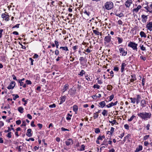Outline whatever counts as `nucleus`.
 I'll return each mask as SVG.
<instances>
[{
    "instance_id": "1",
    "label": "nucleus",
    "mask_w": 152,
    "mask_h": 152,
    "mask_svg": "<svg viewBox=\"0 0 152 152\" xmlns=\"http://www.w3.org/2000/svg\"><path fill=\"white\" fill-rule=\"evenodd\" d=\"M138 116L144 120H147L148 119L150 118L151 114L150 113L146 112L140 113L137 114Z\"/></svg>"
},
{
    "instance_id": "2",
    "label": "nucleus",
    "mask_w": 152,
    "mask_h": 152,
    "mask_svg": "<svg viewBox=\"0 0 152 152\" xmlns=\"http://www.w3.org/2000/svg\"><path fill=\"white\" fill-rule=\"evenodd\" d=\"M113 3L111 1H107L105 4V8L108 10L111 9L113 7Z\"/></svg>"
},
{
    "instance_id": "3",
    "label": "nucleus",
    "mask_w": 152,
    "mask_h": 152,
    "mask_svg": "<svg viewBox=\"0 0 152 152\" xmlns=\"http://www.w3.org/2000/svg\"><path fill=\"white\" fill-rule=\"evenodd\" d=\"M137 44H136L135 42H130L128 44V46L129 47H131L133 50H136L137 51Z\"/></svg>"
},
{
    "instance_id": "4",
    "label": "nucleus",
    "mask_w": 152,
    "mask_h": 152,
    "mask_svg": "<svg viewBox=\"0 0 152 152\" xmlns=\"http://www.w3.org/2000/svg\"><path fill=\"white\" fill-rule=\"evenodd\" d=\"M111 37L109 34L108 35L105 37L104 40V43L105 44H107L110 43L111 41Z\"/></svg>"
},
{
    "instance_id": "5",
    "label": "nucleus",
    "mask_w": 152,
    "mask_h": 152,
    "mask_svg": "<svg viewBox=\"0 0 152 152\" xmlns=\"http://www.w3.org/2000/svg\"><path fill=\"white\" fill-rule=\"evenodd\" d=\"M119 50L120 53L122 54V56H124L127 54V51L124 50V48H119Z\"/></svg>"
},
{
    "instance_id": "6",
    "label": "nucleus",
    "mask_w": 152,
    "mask_h": 152,
    "mask_svg": "<svg viewBox=\"0 0 152 152\" xmlns=\"http://www.w3.org/2000/svg\"><path fill=\"white\" fill-rule=\"evenodd\" d=\"M15 85V83L14 81H12L10 85L7 87L8 89H13Z\"/></svg>"
},
{
    "instance_id": "7",
    "label": "nucleus",
    "mask_w": 152,
    "mask_h": 152,
    "mask_svg": "<svg viewBox=\"0 0 152 152\" xmlns=\"http://www.w3.org/2000/svg\"><path fill=\"white\" fill-rule=\"evenodd\" d=\"M73 143V140L71 138L68 139L67 140L65 141L66 145L67 146H69L71 144H72Z\"/></svg>"
},
{
    "instance_id": "8",
    "label": "nucleus",
    "mask_w": 152,
    "mask_h": 152,
    "mask_svg": "<svg viewBox=\"0 0 152 152\" xmlns=\"http://www.w3.org/2000/svg\"><path fill=\"white\" fill-rule=\"evenodd\" d=\"M146 28L150 31H152V22H149L147 25Z\"/></svg>"
},
{
    "instance_id": "9",
    "label": "nucleus",
    "mask_w": 152,
    "mask_h": 152,
    "mask_svg": "<svg viewBox=\"0 0 152 152\" xmlns=\"http://www.w3.org/2000/svg\"><path fill=\"white\" fill-rule=\"evenodd\" d=\"M132 3V1L131 0H127L125 3V5L127 7H129Z\"/></svg>"
},
{
    "instance_id": "10",
    "label": "nucleus",
    "mask_w": 152,
    "mask_h": 152,
    "mask_svg": "<svg viewBox=\"0 0 152 152\" xmlns=\"http://www.w3.org/2000/svg\"><path fill=\"white\" fill-rule=\"evenodd\" d=\"M141 18H142V22L144 23H145L147 21V20L148 18L147 16L143 15H142Z\"/></svg>"
},
{
    "instance_id": "11",
    "label": "nucleus",
    "mask_w": 152,
    "mask_h": 152,
    "mask_svg": "<svg viewBox=\"0 0 152 152\" xmlns=\"http://www.w3.org/2000/svg\"><path fill=\"white\" fill-rule=\"evenodd\" d=\"M142 8V7L140 5H139L137 6L136 8L134 9L133 10V12L135 13H137L138 11L140 9Z\"/></svg>"
},
{
    "instance_id": "12",
    "label": "nucleus",
    "mask_w": 152,
    "mask_h": 152,
    "mask_svg": "<svg viewBox=\"0 0 152 152\" xmlns=\"http://www.w3.org/2000/svg\"><path fill=\"white\" fill-rule=\"evenodd\" d=\"M117 103V101H116L114 103H113V102H111V103L106 105V106L107 107V108H110L114 105H116Z\"/></svg>"
},
{
    "instance_id": "13",
    "label": "nucleus",
    "mask_w": 152,
    "mask_h": 152,
    "mask_svg": "<svg viewBox=\"0 0 152 152\" xmlns=\"http://www.w3.org/2000/svg\"><path fill=\"white\" fill-rule=\"evenodd\" d=\"M141 99V97L139 95H137V97L136 98V102L137 104H138L140 102V100Z\"/></svg>"
},
{
    "instance_id": "14",
    "label": "nucleus",
    "mask_w": 152,
    "mask_h": 152,
    "mask_svg": "<svg viewBox=\"0 0 152 152\" xmlns=\"http://www.w3.org/2000/svg\"><path fill=\"white\" fill-rule=\"evenodd\" d=\"M26 135L28 137H30L32 136L31 133V129H28L27 130V132L26 133Z\"/></svg>"
},
{
    "instance_id": "15",
    "label": "nucleus",
    "mask_w": 152,
    "mask_h": 152,
    "mask_svg": "<svg viewBox=\"0 0 152 152\" xmlns=\"http://www.w3.org/2000/svg\"><path fill=\"white\" fill-rule=\"evenodd\" d=\"M146 101L145 100H142L140 102L141 106H142V107L143 108L145 106L146 104Z\"/></svg>"
},
{
    "instance_id": "16",
    "label": "nucleus",
    "mask_w": 152,
    "mask_h": 152,
    "mask_svg": "<svg viewBox=\"0 0 152 152\" xmlns=\"http://www.w3.org/2000/svg\"><path fill=\"white\" fill-rule=\"evenodd\" d=\"M60 98L61 99H60L61 100V101H60V102L59 103L60 104H62L65 101L66 99V96H64L61 97Z\"/></svg>"
},
{
    "instance_id": "17",
    "label": "nucleus",
    "mask_w": 152,
    "mask_h": 152,
    "mask_svg": "<svg viewBox=\"0 0 152 152\" xmlns=\"http://www.w3.org/2000/svg\"><path fill=\"white\" fill-rule=\"evenodd\" d=\"M101 111V110H99L97 112H96L94 113V119H96L98 118L99 116L98 114L100 113Z\"/></svg>"
},
{
    "instance_id": "18",
    "label": "nucleus",
    "mask_w": 152,
    "mask_h": 152,
    "mask_svg": "<svg viewBox=\"0 0 152 152\" xmlns=\"http://www.w3.org/2000/svg\"><path fill=\"white\" fill-rule=\"evenodd\" d=\"M83 12L85 15H86L88 17H89L91 15V13L90 12L87 11V10H85L83 11Z\"/></svg>"
},
{
    "instance_id": "19",
    "label": "nucleus",
    "mask_w": 152,
    "mask_h": 152,
    "mask_svg": "<svg viewBox=\"0 0 152 152\" xmlns=\"http://www.w3.org/2000/svg\"><path fill=\"white\" fill-rule=\"evenodd\" d=\"M142 146L140 145H139L138 148H137L135 151V152H138L142 150Z\"/></svg>"
},
{
    "instance_id": "20",
    "label": "nucleus",
    "mask_w": 152,
    "mask_h": 152,
    "mask_svg": "<svg viewBox=\"0 0 152 152\" xmlns=\"http://www.w3.org/2000/svg\"><path fill=\"white\" fill-rule=\"evenodd\" d=\"M140 35L141 37L145 38L146 37V34L143 31H141L140 32Z\"/></svg>"
},
{
    "instance_id": "21",
    "label": "nucleus",
    "mask_w": 152,
    "mask_h": 152,
    "mask_svg": "<svg viewBox=\"0 0 152 152\" xmlns=\"http://www.w3.org/2000/svg\"><path fill=\"white\" fill-rule=\"evenodd\" d=\"M101 97V95L100 94H98V95H95L93 96L92 97V98L95 99H96L97 98H100Z\"/></svg>"
},
{
    "instance_id": "22",
    "label": "nucleus",
    "mask_w": 152,
    "mask_h": 152,
    "mask_svg": "<svg viewBox=\"0 0 152 152\" xmlns=\"http://www.w3.org/2000/svg\"><path fill=\"white\" fill-rule=\"evenodd\" d=\"M60 49H62V50L66 51H69L68 47L66 46L64 47H60Z\"/></svg>"
},
{
    "instance_id": "23",
    "label": "nucleus",
    "mask_w": 152,
    "mask_h": 152,
    "mask_svg": "<svg viewBox=\"0 0 152 152\" xmlns=\"http://www.w3.org/2000/svg\"><path fill=\"white\" fill-rule=\"evenodd\" d=\"M99 104L100 105L101 107L103 108L106 105V104L104 101H102L99 103Z\"/></svg>"
},
{
    "instance_id": "24",
    "label": "nucleus",
    "mask_w": 152,
    "mask_h": 152,
    "mask_svg": "<svg viewBox=\"0 0 152 152\" xmlns=\"http://www.w3.org/2000/svg\"><path fill=\"white\" fill-rule=\"evenodd\" d=\"M126 66V64H125L124 63H122V65H121V72H123L124 69L125 67Z\"/></svg>"
},
{
    "instance_id": "25",
    "label": "nucleus",
    "mask_w": 152,
    "mask_h": 152,
    "mask_svg": "<svg viewBox=\"0 0 152 152\" xmlns=\"http://www.w3.org/2000/svg\"><path fill=\"white\" fill-rule=\"evenodd\" d=\"M23 108L21 107H19L18 108V110L21 113H22L23 112Z\"/></svg>"
},
{
    "instance_id": "26",
    "label": "nucleus",
    "mask_w": 152,
    "mask_h": 152,
    "mask_svg": "<svg viewBox=\"0 0 152 152\" xmlns=\"http://www.w3.org/2000/svg\"><path fill=\"white\" fill-rule=\"evenodd\" d=\"M69 87V85L68 84H66L65 85L64 88L62 89V91L63 92L65 91L68 89Z\"/></svg>"
},
{
    "instance_id": "27",
    "label": "nucleus",
    "mask_w": 152,
    "mask_h": 152,
    "mask_svg": "<svg viewBox=\"0 0 152 152\" xmlns=\"http://www.w3.org/2000/svg\"><path fill=\"white\" fill-rule=\"evenodd\" d=\"M78 108L77 106L76 105H74L73 107V110L75 112H76L78 110Z\"/></svg>"
},
{
    "instance_id": "28",
    "label": "nucleus",
    "mask_w": 152,
    "mask_h": 152,
    "mask_svg": "<svg viewBox=\"0 0 152 152\" xmlns=\"http://www.w3.org/2000/svg\"><path fill=\"white\" fill-rule=\"evenodd\" d=\"M132 78L130 80L131 82H133L135 80H136V78L135 75H131Z\"/></svg>"
},
{
    "instance_id": "29",
    "label": "nucleus",
    "mask_w": 152,
    "mask_h": 152,
    "mask_svg": "<svg viewBox=\"0 0 152 152\" xmlns=\"http://www.w3.org/2000/svg\"><path fill=\"white\" fill-rule=\"evenodd\" d=\"M130 99L131 100V102L133 103V104L135 103L136 102V98H132L131 97L130 98Z\"/></svg>"
},
{
    "instance_id": "30",
    "label": "nucleus",
    "mask_w": 152,
    "mask_h": 152,
    "mask_svg": "<svg viewBox=\"0 0 152 152\" xmlns=\"http://www.w3.org/2000/svg\"><path fill=\"white\" fill-rule=\"evenodd\" d=\"M102 115L105 116V115H107V111L105 110H104L102 113Z\"/></svg>"
},
{
    "instance_id": "31",
    "label": "nucleus",
    "mask_w": 152,
    "mask_h": 152,
    "mask_svg": "<svg viewBox=\"0 0 152 152\" xmlns=\"http://www.w3.org/2000/svg\"><path fill=\"white\" fill-rule=\"evenodd\" d=\"M7 13L6 12H5L4 13H3L1 15V17L2 18H4L7 16L8 15H7Z\"/></svg>"
},
{
    "instance_id": "32",
    "label": "nucleus",
    "mask_w": 152,
    "mask_h": 152,
    "mask_svg": "<svg viewBox=\"0 0 152 152\" xmlns=\"http://www.w3.org/2000/svg\"><path fill=\"white\" fill-rule=\"evenodd\" d=\"M145 8L147 10V12H149L151 13L152 12V10H151L147 6L145 7Z\"/></svg>"
},
{
    "instance_id": "33",
    "label": "nucleus",
    "mask_w": 152,
    "mask_h": 152,
    "mask_svg": "<svg viewBox=\"0 0 152 152\" xmlns=\"http://www.w3.org/2000/svg\"><path fill=\"white\" fill-rule=\"evenodd\" d=\"M115 15L116 16H118L120 18L124 16V14L121 13L120 14L115 13Z\"/></svg>"
},
{
    "instance_id": "34",
    "label": "nucleus",
    "mask_w": 152,
    "mask_h": 152,
    "mask_svg": "<svg viewBox=\"0 0 152 152\" xmlns=\"http://www.w3.org/2000/svg\"><path fill=\"white\" fill-rule=\"evenodd\" d=\"M85 73V72L83 70H82L80 72V73L78 74V75L82 76L83 74Z\"/></svg>"
},
{
    "instance_id": "35",
    "label": "nucleus",
    "mask_w": 152,
    "mask_h": 152,
    "mask_svg": "<svg viewBox=\"0 0 152 152\" xmlns=\"http://www.w3.org/2000/svg\"><path fill=\"white\" fill-rule=\"evenodd\" d=\"M140 49L142 51H145L146 50L145 48L143 46V45H140Z\"/></svg>"
},
{
    "instance_id": "36",
    "label": "nucleus",
    "mask_w": 152,
    "mask_h": 152,
    "mask_svg": "<svg viewBox=\"0 0 152 152\" xmlns=\"http://www.w3.org/2000/svg\"><path fill=\"white\" fill-rule=\"evenodd\" d=\"M93 32L94 34H95L96 35H98L100 34V33L99 31H96V30H93Z\"/></svg>"
},
{
    "instance_id": "37",
    "label": "nucleus",
    "mask_w": 152,
    "mask_h": 152,
    "mask_svg": "<svg viewBox=\"0 0 152 152\" xmlns=\"http://www.w3.org/2000/svg\"><path fill=\"white\" fill-rule=\"evenodd\" d=\"M117 39H118V43H119L120 44V43H122V42L123 41V39L121 38L120 37H118L117 38Z\"/></svg>"
},
{
    "instance_id": "38",
    "label": "nucleus",
    "mask_w": 152,
    "mask_h": 152,
    "mask_svg": "<svg viewBox=\"0 0 152 152\" xmlns=\"http://www.w3.org/2000/svg\"><path fill=\"white\" fill-rule=\"evenodd\" d=\"M135 116H134V115H133L132 117L129 119L128 120V121H132V120L134 119V118H135Z\"/></svg>"
},
{
    "instance_id": "39",
    "label": "nucleus",
    "mask_w": 152,
    "mask_h": 152,
    "mask_svg": "<svg viewBox=\"0 0 152 152\" xmlns=\"http://www.w3.org/2000/svg\"><path fill=\"white\" fill-rule=\"evenodd\" d=\"M95 132L96 133H98L100 132V130L98 128L95 129Z\"/></svg>"
},
{
    "instance_id": "40",
    "label": "nucleus",
    "mask_w": 152,
    "mask_h": 152,
    "mask_svg": "<svg viewBox=\"0 0 152 152\" xmlns=\"http://www.w3.org/2000/svg\"><path fill=\"white\" fill-rule=\"evenodd\" d=\"M107 88L108 90H110L112 89V86L111 85H108L107 86Z\"/></svg>"
},
{
    "instance_id": "41",
    "label": "nucleus",
    "mask_w": 152,
    "mask_h": 152,
    "mask_svg": "<svg viewBox=\"0 0 152 152\" xmlns=\"http://www.w3.org/2000/svg\"><path fill=\"white\" fill-rule=\"evenodd\" d=\"M93 88H94L99 89L100 88V86L98 85H94L93 86Z\"/></svg>"
},
{
    "instance_id": "42",
    "label": "nucleus",
    "mask_w": 152,
    "mask_h": 152,
    "mask_svg": "<svg viewBox=\"0 0 152 152\" xmlns=\"http://www.w3.org/2000/svg\"><path fill=\"white\" fill-rule=\"evenodd\" d=\"M114 97V95H111L109 97V101H111L113 98Z\"/></svg>"
},
{
    "instance_id": "43",
    "label": "nucleus",
    "mask_w": 152,
    "mask_h": 152,
    "mask_svg": "<svg viewBox=\"0 0 152 152\" xmlns=\"http://www.w3.org/2000/svg\"><path fill=\"white\" fill-rule=\"evenodd\" d=\"M8 129L7 130H5L4 131V132L5 133L9 132L11 131V129L9 127H8Z\"/></svg>"
},
{
    "instance_id": "44",
    "label": "nucleus",
    "mask_w": 152,
    "mask_h": 152,
    "mask_svg": "<svg viewBox=\"0 0 152 152\" xmlns=\"http://www.w3.org/2000/svg\"><path fill=\"white\" fill-rule=\"evenodd\" d=\"M150 137L149 135H146L144 137L143 140H146L148 138Z\"/></svg>"
},
{
    "instance_id": "45",
    "label": "nucleus",
    "mask_w": 152,
    "mask_h": 152,
    "mask_svg": "<svg viewBox=\"0 0 152 152\" xmlns=\"http://www.w3.org/2000/svg\"><path fill=\"white\" fill-rule=\"evenodd\" d=\"M49 107L50 108H55L56 107V105L55 104H52L49 105Z\"/></svg>"
},
{
    "instance_id": "46",
    "label": "nucleus",
    "mask_w": 152,
    "mask_h": 152,
    "mask_svg": "<svg viewBox=\"0 0 152 152\" xmlns=\"http://www.w3.org/2000/svg\"><path fill=\"white\" fill-rule=\"evenodd\" d=\"M26 84H27L28 85H29V84L30 85V84H31V81H30V80H27L26 81Z\"/></svg>"
},
{
    "instance_id": "47",
    "label": "nucleus",
    "mask_w": 152,
    "mask_h": 152,
    "mask_svg": "<svg viewBox=\"0 0 152 152\" xmlns=\"http://www.w3.org/2000/svg\"><path fill=\"white\" fill-rule=\"evenodd\" d=\"M54 42L55 43L56 48H58V46L59 45L58 42L56 41H55Z\"/></svg>"
},
{
    "instance_id": "48",
    "label": "nucleus",
    "mask_w": 152,
    "mask_h": 152,
    "mask_svg": "<svg viewBox=\"0 0 152 152\" xmlns=\"http://www.w3.org/2000/svg\"><path fill=\"white\" fill-rule=\"evenodd\" d=\"M11 133H12L11 132H9L8 133V134L7 135V137H8L9 138H10L11 137H12V135L11 134Z\"/></svg>"
},
{
    "instance_id": "49",
    "label": "nucleus",
    "mask_w": 152,
    "mask_h": 152,
    "mask_svg": "<svg viewBox=\"0 0 152 152\" xmlns=\"http://www.w3.org/2000/svg\"><path fill=\"white\" fill-rule=\"evenodd\" d=\"M59 52L58 50L56 49L55 51V54L56 56L58 55L59 54Z\"/></svg>"
},
{
    "instance_id": "50",
    "label": "nucleus",
    "mask_w": 152,
    "mask_h": 152,
    "mask_svg": "<svg viewBox=\"0 0 152 152\" xmlns=\"http://www.w3.org/2000/svg\"><path fill=\"white\" fill-rule=\"evenodd\" d=\"M26 121H22V124L21 125V126H26Z\"/></svg>"
},
{
    "instance_id": "51",
    "label": "nucleus",
    "mask_w": 152,
    "mask_h": 152,
    "mask_svg": "<svg viewBox=\"0 0 152 152\" xmlns=\"http://www.w3.org/2000/svg\"><path fill=\"white\" fill-rule=\"evenodd\" d=\"M85 146L84 145H83L81 146V151H84L85 150Z\"/></svg>"
},
{
    "instance_id": "52",
    "label": "nucleus",
    "mask_w": 152,
    "mask_h": 152,
    "mask_svg": "<svg viewBox=\"0 0 152 152\" xmlns=\"http://www.w3.org/2000/svg\"><path fill=\"white\" fill-rule=\"evenodd\" d=\"M145 78H144L143 77L142 78V84L143 86H144V85H145Z\"/></svg>"
},
{
    "instance_id": "53",
    "label": "nucleus",
    "mask_w": 152,
    "mask_h": 152,
    "mask_svg": "<svg viewBox=\"0 0 152 152\" xmlns=\"http://www.w3.org/2000/svg\"><path fill=\"white\" fill-rule=\"evenodd\" d=\"M124 127L126 129L128 130L129 129V126L127 124H125L124 125Z\"/></svg>"
},
{
    "instance_id": "54",
    "label": "nucleus",
    "mask_w": 152,
    "mask_h": 152,
    "mask_svg": "<svg viewBox=\"0 0 152 152\" xmlns=\"http://www.w3.org/2000/svg\"><path fill=\"white\" fill-rule=\"evenodd\" d=\"M27 116L30 119H32V117L30 114H28L27 115Z\"/></svg>"
},
{
    "instance_id": "55",
    "label": "nucleus",
    "mask_w": 152,
    "mask_h": 152,
    "mask_svg": "<svg viewBox=\"0 0 152 152\" xmlns=\"http://www.w3.org/2000/svg\"><path fill=\"white\" fill-rule=\"evenodd\" d=\"M118 23L119 25H122L123 24V22L121 20H119L118 21Z\"/></svg>"
},
{
    "instance_id": "56",
    "label": "nucleus",
    "mask_w": 152,
    "mask_h": 152,
    "mask_svg": "<svg viewBox=\"0 0 152 152\" xmlns=\"http://www.w3.org/2000/svg\"><path fill=\"white\" fill-rule=\"evenodd\" d=\"M21 123V121L20 120H18L16 121V124L17 125H20Z\"/></svg>"
},
{
    "instance_id": "57",
    "label": "nucleus",
    "mask_w": 152,
    "mask_h": 152,
    "mask_svg": "<svg viewBox=\"0 0 152 152\" xmlns=\"http://www.w3.org/2000/svg\"><path fill=\"white\" fill-rule=\"evenodd\" d=\"M19 97V96L18 95H16L13 98V99L14 100H15L16 99L18 98Z\"/></svg>"
},
{
    "instance_id": "58",
    "label": "nucleus",
    "mask_w": 152,
    "mask_h": 152,
    "mask_svg": "<svg viewBox=\"0 0 152 152\" xmlns=\"http://www.w3.org/2000/svg\"><path fill=\"white\" fill-rule=\"evenodd\" d=\"M78 47L76 45L73 47L72 48L74 50H75L78 48Z\"/></svg>"
},
{
    "instance_id": "59",
    "label": "nucleus",
    "mask_w": 152,
    "mask_h": 152,
    "mask_svg": "<svg viewBox=\"0 0 152 152\" xmlns=\"http://www.w3.org/2000/svg\"><path fill=\"white\" fill-rule=\"evenodd\" d=\"M116 123H117V122L116 121V120H113V121H112V123L111 124L113 126V125L115 124Z\"/></svg>"
},
{
    "instance_id": "60",
    "label": "nucleus",
    "mask_w": 152,
    "mask_h": 152,
    "mask_svg": "<svg viewBox=\"0 0 152 152\" xmlns=\"http://www.w3.org/2000/svg\"><path fill=\"white\" fill-rule=\"evenodd\" d=\"M22 101H23V102H25V103L24 104V105H25L27 104V101L26 100H25V98H23L22 99Z\"/></svg>"
},
{
    "instance_id": "61",
    "label": "nucleus",
    "mask_w": 152,
    "mask_h": 152,
    "mask_svg": "<svg viewBox=\"0 0 152 152\" xmlns=\"http://www.w3.org/2000/svg\"><path fill=\"white\" fill-rule=\"evenodd\" d=\"M3 31V30L2 29H0V39L2 36V32Z\"/></svg>"
},
{
    "instance_id": "62",
    "label": "nucleus",
    "mask_w": 152,
    "mask_h": 152,
    "mask_svg": "<svg viewBox=\"0 0 152 152\" xmlns=\"http://www.w3.org/2000/svg\"><path fill=\"white\" fill-rule=\"evenodd\" d=\"M29 60L31 61V65H33V62L34 61V60L32 59L31 58H29Z\"/></svg>"
},
{
    "instance_id": "63",
    "label": "nucleus",
    "mask_w": 152,
    "mask_h": 152,
    "mask_svg": "<svg viewBox=\"0 0 152 152\" xmlns=\"http://www.w3.org/2000/svg\"><path fill=\"white\" fill-rule=\"evenodd\" d=\"M140 58L141 59H142L143 61H145L146 59V58L145 57L143 56H140Z\"/></svg>"
},
{
    "instance_id": "64",
    "label": "nucleus",
    "mask_w": 152,
    "mask_h": 152,
    "mask_svg": "<svg viewBox=\"0 0 152 152\" xmlns=\"http://www.w3.org/2000/svg\"><path fill=\"white\" fill-rule=\"evenodd\" d=\"M124 135V133H123L121 134L120 136H119L118 137L121 138H122V137H123Z\"/></svg>"
}]
</instances>
